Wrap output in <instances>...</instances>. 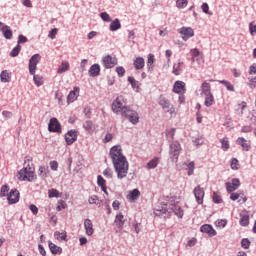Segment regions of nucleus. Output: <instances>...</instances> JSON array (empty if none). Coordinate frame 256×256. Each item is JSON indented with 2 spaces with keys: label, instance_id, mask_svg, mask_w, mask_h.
Listing matches in <instances>:
<instances>
[{
  "label": "nucleus",
  "instance_id": "1",
  "mask_svg": "<svg viewBox=\"0 0 256 256\" xmlns=\"http://www.w3.org/2000/svg\"><path fill=\"white\" fill-rule=\"evenodd\" d=\"M117 179H125L129 173V162L127 157L123 155V149L119 145L113 146L109 152Z\"/></svg>",
  "mask_w": 256,
  "mask_h": 256
},
{
  "label": "nucleus",
  "instance_id": "2",
  "mask_svg": "<svg viewBox=\"0 0 256 256\" xmlns=\"http://www.w3.org/2000/svg\"><path fill=\"white\" fill-rule=\"evenodd\" d=\"M19 181H28L29 183L35 181V179H37V176H35V172L31 170V168H29V170L27 169V167L22 168L17 175Z\"/></svg>",
  "mask_w": 256,
  "mask_h": 256
},
{
  "label": "nucleus",
  "instance_id": "3",
  "mask_svg": "<svg viewBox=\"0 0 256 256\" xmlns=\"http://www.w3.org/2000/svg\"><path fill=\"white\" fill-rule=\"evenodd\" d=\"M128 108L129 106L125 105L123 101V96L117 97L112 103V111L116 113V115H123V112Z\"/></svg>",
  "mask_w": 256,
  "mask_h": 256
},
{
  "label": "nucleus",
  "instance_id": "4",
  "mask_svg": "<svg viewBox=\"0 0 256 256\" xmlns=\"http://www.w3.org/2000/svg\"><path fill=\"white\" fill-rule=\"evenodd\" d=\"M158 104L160 107H162L163 111L166 113H170V115H173L175 113V107H173V104L167 99L165 96L160 95L158 98Z\"/></svg>",
  "mask_w": 256,
  "mask_h": 256
},
{
  "label": "nucleus",
  "instance_id": "5",
  "mask_svg": "<svg viewBox=\"0 0 256 256\" xmlns=\"http://www.w3.org/2000/svg\"><path fill=\"white\" fill-rule=\"evenodd\" d=\"M179 155H181V144L176 141L170 144V159L174 163H177L179 161Z\"/></svg>",
  "mask_w": 256,
  "mask_h": 256
},
{
  "label": "nucleus",
  "instance_id": "6",
  "mask_svg": "<svg viewBox=\"0 0 256 256\" xmlns=\"http://www.w3.org/2000/svg\"><path fill=\"white\" fill-rule=\"evenodd\" d=\"M122 117L128 119L132 125H137V123H139V113L130 107H128L127 110L123 112Z\"/></svg>",
  "mask_w": 256,
  "mask_h": 256
},
{
  "label": "nucleus",
  "instance_id": "7",
  "mask_svg": "<svg viewBox=\"0 0 256 256\" xmlns=\"http://www.w3.org/2000/svg\"><path fill=\"white\" fill-rule=\"evenodd\" d=\"M39 61H41V54H34L29 59L28 69L30 75H35V72L37 71V65H39Z\"/></svg>",
  "mask_w": 256,
  "mask_h": 256
},
{
  "label": "nucleus",
  "instance_id": "8",
  "mask_svg": "<svg viewBox=\"0 0 256 256\" xmlns=\"http://www.w3.org/2000/svg\"><path fill=\"white\" fill-rule=\"evenodd\" d=\"M178 33H180V35H182V39L184 41H189V39H191V37H195V30H193V28L191 27H182L178 30Z\"/></svg>",
  "mask_w": 256,
  "mask_h": 256
},
{
  "label": "nucleus",
  "instance_id": "9",
  "mask_svg": "<svg viewBox=\"0 0 256 256\" xmlns=\"http://www.w3.org/2000/svg\"><path fill=\"white\" fill-rule=\"evenodd\" d=\"M102 65L106 69H113L117 65V58L112 57L111 55L104 56L102 58Z\"/></svg>",
  "mask_w": 256,
  "mask_h": 256
},
{
  "label": "nucleus",
  "instance_id": "10",
  "mask_svg": "<svg viewBox=\"0 0 256 256\" xmlns=\"http://www.w3.org/2000/svg\"><path fill=\"white\" fill-rule=\"evenodd\" d=\"M225 186L227 193H233V191H237V189H239L241 181L239 178H233L231 182H226Z\"/></svg>",
  "mask_w": 256,
  "mask_h": 256
},
{
  "label": "nucleus",
  "instance_id": "11",
  "mask_svg": "<svg viewBox=\"0 0 256 256\" xmlns=\"http://www.w3.org/2000/svg\"><path fill=\"white\" fill-rule=\"evenodd\" d=\"M48 131L50 133H61V123L57 118H51L48 124Z\"/></svg>",
  "mask_w": 256,
  "mask_h": 256
},
{
  "label": "nucleus",
  "instance_id": "12",
  "mask_svg": "<svg viewBox=\"0 0 256 256\" xmlns=\"http://www.w3.org/2000/svg\"><path fill=\"white\" fill-rule=\"evenodd\" d=\"M194 197L198 205H203V198L205 197V190L200 186H196L193 190Z\"/></svg>",
  "mask_w": 256,
  "mask_h": 256
},
{
  "label": "nucleus",
  "instance_id": "13",
  "mask_svg": "<svg viewBox=\"0 0 256 256\" xmlns=\"http://www.w3.org/2000/svg\"><path fill=\"white\" fill-rule=\"evenodd\" d=\"M77 133H78L77 130H69L65 134L64 139L67 145H73L75 141H77V137H78Z\"/></svg>",
  "mask_w": 256,
  "mask_h": 256
},
{
  "label": "nucleus",
  "instance_id": "14",
  "mask_svg": "<svg viewBox=\"0 0 256 256\" xmlns=\"http://www.w3.org/2000/svg\"><path fill=\"white\" fill-rule=\"evenodd\" d=\"M7 199L10 205H15V203H19V191L17 189H12L7 194Z\"/></svg>",
  "mask_w": 256,
  "mask_h": 256
},
{
  "label": "nucleus",
  "instance_id": "15",
  "mask_svg": "<svg viewBox=\"0 0 256 256\" xmlns=\"http://www.w3.org/2000/svg\"><path fill=\"white\" fill-rule=\"evenodd\" d=\"M200 231H201V233H206V235H208L209 237H215V235H217V231L210 224L202 225L200 227Z\"/></svg>",
  "mask_w": 256,
  "mask_h": 256
},
{
  "label": "nucleus",
  "instance_id": "16",
  "mask_svg": "<svg viewBox=\"0 0 256 256\" xmlns=\"http://www.w3.org/2000/svg\"><path fill=\"white\" fill-rule=\"evenodd\" d=\"M77 97H79V87H74L67 96V103H75Z\"/></svg>",
  "mask_w": 256,
  "mask_h": 256
},
{
  "label": "nucleus",
  "instance_id": "17",
  "mask_svg": "<svg viewBox=\"0 0 256 256\" xmlns=\"http://www.w3.org/2000/svg\"><path fill=\"white\" fill-rule=\"evenodd\" d=\"M101 74V66L99 64H93L88 70L89 77H99Z\"/></svg>",
  "mask_w": 256,
  "mask_h": 256
},
{
  "label": "nucleus",
  "instance_id": "18",
  "mask_svg": "<svg viewBox=\"0 0 256 256\" xmlns=\"http://www.w3.org/2000/svg\"><path fill=\"white\" fill-rule=\"evenodd\" d=\"M169 208L179 217V219H183V208H181L178 203L170 204Z\"/></svg>",
  "mask_w": 256,
  "mask_h": 256
},
{
  "label": "nucleus",
  "instance_id": "19",
  "mask_svg": "<svg viewBox=\"0 0 256 256\" xmlns=\"http://www.w3.org/2000/svg\"><path fill=\"white\" fill-rule=\"evenodd\" d=\"M239 224L241 225V227H249V213L248 212L240 213Z\"/></svg>",
  "mask_w": 256,
  "mask_h": 256
},
{
  "label": "nucleus",
  "instance_id": "20",
  "mask_svg": "<svg viewBox=\"0 0 256 256\" xmlns=\"http://www.w3.org/2000/svg\"><path fill=\"white\" fill-rule=\"evenodd\" d=\"M173 92L177 94L185 93V82L179 80L176 81L174 83Z\"/></svg>",
  "mask_w": 256,
  "mask_h": 256
},
{
  "label": "nucleus",
  "instance_id": "21",
  "mask_svg": "<svg viewBox=\"0 0 256 256\" xmlns=\"http://www.w3.org/2000/svg\"><path fill=\"white\" fill-rule=\"evenodd\" d=\"M84 229L86 231V235H88L89 237H91V235H93V233H94L93 222H91L90 219L84 220Z\"/></svg>",
  "mask_w": 256,
  "mask_h": 256
},
{
  "label": "nucleus",
  "instance_id": "22",
  "mask_svg": "<svg viewBox=\"0 0 256 256\" xmlns=\"http://www.w3.org/2000/svg\"><path fill=\"white\" fill-rule=\"evenodd\" d=\"M48 247L52 253V255H61L63 253V248L55 245L53 242L49 241L48 242Z\"/></svg>",
  "mask_w": 256,
  "mask_h": 256
},
{
  "label": "nucleus",
  "instance_id": "23",
  "mask_svg": "<svg viewBox=\"0 0 256 256\" xmlns=\"http://www.w3.org/2000/svg\"><path fill=\"white\" fill-rule=\"evenodd\" d=\"M1 31L3 33V36L8 39L11 40L13 39V30H11V27L7 26V25H3L1 28Z\"/></svg>",
  "mask_w": 256,
  "mask_h": 256
},
{
  "label": "nucleus",
  "instance_id": "24",
  "mask_svg": "<svg viewBox=\"0 0 256 256\" xmlns=\"http://www.w3.org/2000/svg\"><path fill=\"white\" fill-rule=\"evenodd\" d=\"M125 221H126L125 216L121 213L116 215L115 220H114L118 229H123V226L125 225Z\"/></svg>",
  "mask_w": 256,
  "mask_h": 256
},
{
  "label": "nucleus",
  "instance_id": "25",
  "mask_svg": "<svg viewBox=\"0 0 256 256\" xmlns=\"http://www.w3.org/2000/svg\"><path fill=\"white\" fill-rule=\"evenodd\" d=\"M133 65L135 67V69L137 71L143 69V67H145V59H143V57H137L134 62Z\"/></svg>",
  "mask_w": 256,
  "mask_h": 256
},
{
  "label": "nucleus",
  "instance_id": "26",
  "mask_svg": "<svg viewBox=\"0 0 256 256\" xmlns=\"http://www.w3.org/2000/svg\"><path fill=\"white\" fill-rule=\"evenodd\" d=\"M183 65L184 63L179 60L178 63L173 65V74L174 75H181L183 73Z\"/></svg>",
  "mask_w": 256,
  "mask_h": 256
},
{
  "label": "nucleus",
  "instance_id": "27",
  "mask_svg": "<svg viewBox=\"0 0 256 256\" xmlns=\"http://www.w3.org/2000/svg\"><path fill=\"white\" fill-rule=\"evenodd\" d=\"M140 195H141V192L139 191V189H134L129 193V195L127 196V199H129V201H137Z\"/></svg>",
  "mask_w": 256,
  "mask_h": 256
},
{
  "label": "nucleus",
  "instance_id": "28",
  "mask_svg": "<svg viewBox=\"0 0 256 256\" xmlns=\"http://www.w3.org/2000/svg\"><path fill=\"white\" fill-rule=\"evenodd\" d=\"M83 129H85L88 133H92V131H95V124H93V121L86 120L83 125Z\"/></svg>",
  "mask_w": 256,
  "mask_h": 256
},
{
  "label": "nucleus",
  "instance_id": "29",
  "mask_svg": "<svg viewBox=\"0 0 256 256\" xmlns=\"http://www.w3.org/2000/svg\"><path fill=\"white\" fill-rule=\"evenodd\" d=\"M201 91L203 95H211V84L207 81H204L201 85Z\"/></svg>",
  "mask_w": 256,
  "mask_h": 256
},
{
  "label": "nucleus",
  "instance_id": "30",
  "mask_svg": "<svg viewBox=\"0 0 256 256\" xmlns=\"http://www.w3.org/2000/svg\"><path fill=\"white\" fill-rule=\"evenodd\" d=\"M0 81L2 83H9L11 81V74L7 70H3L0 74Z\"/></svg>",
  "mask_w": 256,
  "mask_h": 256
},
{
  "label": "nucleus",
  "instance_id": "31",
  "mask_svg": "<svg viewBox=\"0 0 256 256\" xmlns=\"http://www.w3.org/2000/svg\"><path fill=\"white\" fill-rule=\"evenodd\" d=\"M157 165H159V157H154L146 164V169H156Z\"/></svg>",
  "mask_w": 256,
  "mask_h": 256
},
{
  "label": "nucleus",
  "instance_id": "32",
  "mask_svg": "<svg viewBox=\"0 0 256 256\" xmlns=\"http://www.w3.org/2000/svg\"><path fill=\"white\" fill-rule=\"evenodd\" d=\"M38 175L41 179H47V176L49 175V168L40 166L38 169Z\"/></svg>",
  "mask_w": 256,
  "mask_h": 256
},
{
  "label": "nucleus",
  "instance_id": "33",
  "mask_svg": "<svg viewBox=\"0 0 256 256\" xmlns=\"http://www.w3.org/2000/svg\"><path fill=\"white\" fill-rule=\"evenodd\" d=\"M213 103H215V97H213V93L206 94L205 101H204L205 107H211L213 105Z\"/></svg>",
  "mask_w": 256,
  "mask_h": 256
},
{
  "label": "nucleus",
  "instance_id": "34",
  "mask_svg": "<svg viewBox=\"0 0 256 256\" xmlns=\"http://www.w3.org/2000/svg\"><path fill=\"white\" fill-rule=\"evenodd\" d=\"M33 81H34V84L36 85V87H41V85H43V83H45L43 76H41L39 74L33 75Z\"/></svg>",
  "mask_w": 256,
  "mask_h": 256
},
{
  "label": "nucleus",
  "instance_id": "35",
  "mask_svg": "<svg viewBox=\"0 0 256 256\" xmlns=\"http://www.w3.org/2000/svg\"><path fill=\"white\" fill-rule=\"evenodd\" d=\"M120 28H121V21H119L118 18H116L110 23V31H119Z\"/></svg>",
  "mask_w": 256,
  "mask_h": 256
},
{
  "label": "nucleus",
  "instance_id": "36",
  "mask_svg": "<svg viewBox=\"0 0 256 256\" xmlns=\"http://www.w3.org/2000/svg\"><path fill=\"white\" fill-rule=\"evenodd\" d=\"M218 83H220V85H224V87H226L227 91L235 92V86H233V84H231V82H229L227 80H219Z\"/></svg>",
  "mask_w": 256,
  "mask_h": 256
},
{
  "label": "nucleus",
  "instance_id": "37",
  "mask_svg": "<svg viewBox=\"0 0 256 256\" xmlns=\"http://www.w3.org/2000/svg\"><path fill=\"white\" fill-rule=\"evenodd\" d=\"M69 69V62L63 61L61 65L59 66L57 73H66V71Z\"/></svg>",
  "mask_w": 256,
  "mask_h": 256
},
{
  "label": "nucleus",
  "instance_id": "38",
  "mask_svg": "<svg viewBox=\"0 0 256 256\" xmlns=\"http://www.w3.org/2000/svg\"><path fill=\"white\" fill-rule=\"evenodd\" d=\"M155 63V55L153 54H149L148 55V60H147V67H148V70L151 71L153 70V64Z\"/></svg>",
  "mask_w": 256,
  "mask_h": 256
},
{
  "label": "nucleus",
  "instance_id": "39",
  "mask_svg": "<svg viewBox=\"0 0 256 256\" xmlns=\"http://www.w3.org/2000/svg\"><path fill=\"white\" fill-rule=\"evenodd\" d=\"M128 83H130L132 89H139V81L135 80L133 76L128 77Z\"/></svg>",
  "mask_w": 256,
  "mask_h": 256
},
{
  "label": "nucleus",
  "instance_id": "40",
  "mask_svg": "<svg viewBox=\"0 0 256 256\" xmlns=\"http://www.w3.org/2000/svg\"><path fill=\"white\" fill-rule=\"evenodd\" d=\"M54 237H56V239H58V241H67V234L66 233H61L59 231H56L54 233Z\"/></svg>",
  "mask_w": 256,
  "mask_h": 256
},
{
  "label": "nucleus",
  "instance_id": "41",
  "mask_svg": "<svg viewBox=\"0 0 256 256\" xmlns=\"http://www.w3.org/2000/svg\"><path fill=\"white\" fill-rule=\"evenodd\" d=\"M48 197L50 199H53V197L59 198L61 197V195H59V191L55 188H52L50 190H48Z\"/></svg>",
  "mask_w": 256,
  "mask_h": 256
},
{
  "label": "nucleus",
  "instance_id": "42",
  "mask_svg": "<svg viewBox=\"0 0 256 256\" xmlns=\"http://www.w3.org/2000/svg\"><path fill=\"white\" fill-rule=\"evenodd\" d=\"M19 53H21V45L17 44L10 52V57H17Z\"/></svg>",
  "mask_w": 256,
  "mask_h": 256
},
{
  "label": "nucleus",
  "instance_id": "43",
  "mask_svg": "<svg viewBox=\"0 0 256 256\" xmlns=\"http://www.w3.org/2000/svg\"><path fill=\"white\" fill-rule=\"evenodd\" d=\"M100 18H101L102 21H104L105 23H111V16H110L109 13H107V12H101V13H100Z\"/></svg>",
  "mask_w": 256,
  "mask_h": 256
},
{
  "label": "nucleus",
  "instance_id": "44",
  "mask_svg": "<svg viewBox=\"0 0 256 256\" xmlns=\"http://www.w3.org/2000/svg\"><path fill=\"white\" fill-rule=\"evenodd\" d=\"M220 143H221V145H222L223 151H229L230 145H229V140H228L227 138L221 139V140H220Z\"/></svg>",
  "mask_w": 256,
  "mask_h": 256
},
{
  "label": "nucleus",
  "instance_id": "45",
  "mask_svg": "<svg viewBox=\"0 0 256 256\" xmlns=\"http://www.w3.org/2000/svg\"><path fill=\"white\" fill-rule=\"evenodd\" d=\"M107 181L105 180V178H103V176L98 175L97 176V185L98 187H105L107 184Z\"/></svg>",
  "mask_w": 256,
  "mask_h": 256
},
{
  "label": "nucleus",
  "instance_id": "46",
  "mask_svg": "<svg viewBox=\"0 0 256 256\" xmlns=\"http://www.w3.org/2000/svg\"><path fill=\"white\" fill-rule=\"evenodd\" d=\"M103 175L106 177V179H113V170L111 168H106L103 171Z\"/></svg>",
  "mask_w": 256,
  "mask_h": 256
},
{
  "label": "nucleus",
  "instance_id": "47",
  "mask_svg": "<svg viewBox=\"0 0 256 256\" xmlns=\"http://www.w3.org/2000/svg\"><path fill=\"white\" fill-rule=\"evenodd\" d=\"M241 247H242L243 249H249V247H251V241H249L248 238H243V239L241 240Z\"/></svg>",
  "mask_w": 256,
  "mask_h": 256
},
{
  "label": "nucleus",
  "instance_id": "48",
  "mask_svg": "<svg viewBox=\"0 0 256 256\" xmlns=\"http://www.w3.org/2000/svg\"><path fill=\"white\" fill-rule=\"evenodd\" d=\"M230 166L233 171H237V169H239V160H237V158H232Z\"/></svg>",
  "mask_w": 256,
  "mask_h": 256
},
{
  "label": "nucleus",
  "instance_id": "49",
  "mask_svg": "<svg viewBox=\"0 0 256 256\" xmlns=\"http://www.w3.org/2000/svg\"><path fill=\"white\" fill-rule=\"evenodd\" d=\"M187 3V0H177L176 7H178V9H185V7H187Z\"/></svg>",
  "mask_w": 256,
  "mask_h": 256
},
{
  "label": "nucleus",
  "instance_id": "50",
  "mask_svg": "<svg viewBox=\"0 0 256 256\" xmlns=\"http://www.w3.org/2000/svg\"><path fill=\"white\" fill-rule=\"evenodd\" d=\"M187 167H188L187 175H189V177H191V175H193V173L195 171V162L188 163Z\"/></svg>",
  "mask_w": 256,
  "mask_h": 256
},
{
  "label": "nucleus",
  "instance_id": "51",
  "mask_svg": "<svg viewBox=\"0 0 256 256\" xmlns=\"http://www.w3.org/2000/svg\"><path fill=\"white\" fill-rule=\"evenodd\" d=\"M116 73L118 77H125V68L122 66L116 67Z\"/></svg>",
  "mask_w": 256,
  "mask_h": 256
},
{
  "label": "nucleus",
  "instance_id": "52",
  "mask_svg": "<svg viewBox=\"0 0 256 256\" xmlns=\"http://www.w3.org/2000/svg\"><path fill=\"white\" fill-rule=\"evenodd\" d=\"M212 199H213V202L216 204L223 203V199L219 196V194H217V192L213 193Z\"/></svg>",
  "mask_w": 256,
  "mask_h": 256
},
{
  "label": "nucleus",
  "instance_id": "53",
  "mask_svg": "<svg viewBox=\"0 0 256 256\" xmlns=\"http://www.w3.org/2000/svg\"><path fill=\"white\" fill-rule=\"evenodd\" d=\"M248 87H250V89H255L256 87V76L253 78H248Z\"/></svg>",
  "mask_w": 256,
  "mask_h": 256
},
{
  "label": "nucleus",
  "instance_id": "54",
  "mask_svg": "<svg viewBox=\"0 0 256 256\" xmlns=\"http://www.w3.org/2000/svg\"><path fill=\"white\" fill-rule=\"evenodd\" d=\"M216 227H227V219H220L216 221Z\"/></svg>",
  "mask_w": 256,
  "mask_h": 256
},
{
  "label": "nucleus",
  "instance_id": "55",
  "mask_svg": "<svg viewBox=\"0 0 256 256\" xmlns=\"http://www.w3.org/2000/svg\"><path fill=\"white\" fill-rule=\"evenodd\" d=\"M9 193V186L3 185L0 191V197H5Z\"/></svg>",
  "mask_w": 256,
  "mask_h": 256
},
{
  "label": "nucleus",
  "instance_id": "56",
  "mask_svg": "<svg viewBox=\"0 0 256 256\" xmlns=\"http://www.w3.org/2000/svg\"><path fill=\"white\" fill-rule=\"evenodd\" d=\"M249 32L252 37L256 35V24H253V22L249 23Z\"/></svg>",
  "mask_w": 256,
  "mask_h": 256
},
{
  "label": "nucleus",
  "instance_id": "57",
  "mask_svg": "<svg viewBox=\"0 0 256 256\" xmlns=\"http://www.w3.org/2000/svg\"><path fill=\"white\" fill-rule=\"evenodd\" d=\"M58 31L59 30L57 28L51 29L49 34H48L49 39H55V37H57Z\"/></svg>",
  "mask_w": 256,
  "mask_h": 256
},
{
  "label": "nucleus",
  "instance_id": "58",
  "mask_svg": "<svg viewBox=\"0 0 256 256\" xmlns=\"http://www.w3.org/2000/svg\"><path fill=\"white\" fill-rule=\"evenodd\" d=\"M49 165L52 171H57V169H59V163L55 160L50 161Z\"/></svg>",
  "mask_w": 256,
  "mask_h": 256
},
{
  "label": "nucleus",
  "instance_id": "59",
  "mask_svg": "<svg viewBox=\"0 0 256 256\" xmlns=\"http://www.w3.org/2000/svg\"><path fill=\"white\" fill-rule=\"evenodd\" d=\"M91 113H92L91 107L87 106L84 108V115L86 119H91Z\"/></svg>",
  "mask_w": 256,
  "mask_h": 256
},
{
  "label": "nucleus",
  "instance_id": "60",
  "mask_svg": "<svg viewBox=\"0 0 256 256\" xmlns=\"http://www.w3.org/2000/svg\"><path fill=\"white\" fill-rule=\"evenodd\" d=\"M165 215V213H167V206L162 207V209H156L155 210V215L159 216V215Z\"/></svg>",
  "mask_w": 256,
  "mask_h": 256
},
{
  "label": "nucleus",
  "instance_id": "61",
  "mask_svg": "<svg viewBox=\"0 0 256 256\" xmlns=\"http://www.w3.org/2000/svg\"><path fill=\"white\" fill-rule=\"evenodd\" d=\"M17 45H21L23 43H27V38L25 36H23V34H20L18 36V41H17Z\"/></svg>",
  "mask_w": 256,
  "mask_h": 256
},
{
  "label": "nucleus",
  "instance_id": "62",
  "mask_svg": "<svg viewBox=\"0 0 256 256\" xmlns=\"http://www.w3.org/2000/svg\"><path fill=\"white\" fill-rule=\"evenodd\" d=\"M191 53V57H199V55H201V52H199V49L197 48H193L190 50Z\"/></svg>",
  "mask_w": 256,
  "mask_h": 256
},
{
  "label": "nucleus",
  "instance_id": "63",
  "mask_svg": "<svg viewBox=\"0 0 256 256\" xmlns=\"http://www.w3.org/2000/svg\"><path fill=\"white\" fill-rule=\"evenodd\" d=\"M166 135H167V137H170L171 139H173V137H175V128H172V129L166 131Z\"/></svg>",
  "mask_w": 256,
  "mask_h": 256
},
{
  "label": "nucleus",
  "instance_id": "64",
  "mask_svg": "<svg viewBox=\"0 0 256 256\" xmlns=\"http://www.w3.org/2000/svg\"><path fill=\"white\" fill-rule=\"evenodd\" d=\"M250 75H256V63L252 64L249 68Z\"/></svg>",
  "mask_w": 256,
  "mask_h": 256
}]
</instances>
